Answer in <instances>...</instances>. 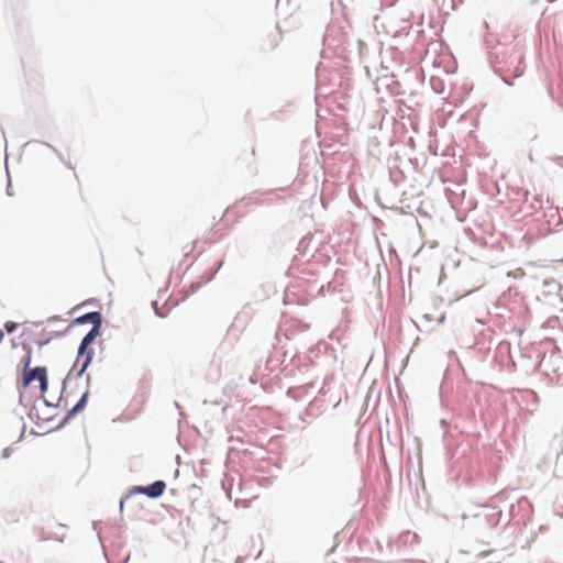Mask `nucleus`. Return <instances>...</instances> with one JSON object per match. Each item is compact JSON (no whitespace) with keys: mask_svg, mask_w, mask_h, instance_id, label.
<instances>
[{"mask_svg":"<svg viewBox=\"0 0 563 563\" xmlns=\"http://www.w3.org/2000/svg\"><path fill=\"white\" fill-rule=\"evenodd\" d=\"M77 322L85 323L90 322L92 323V329L84 336L81 340V343L78 349V361H82L79 374H81L92 358V350H87L88 345L99 335V330L101 325V316L99 312H89L80 318L77 319Z\"/></svg>","mask_w":563,"mask_h":563,"instance_id":"f257e3e1","label":"nucleus"},{"mask_svg":"<svg viewBox=\"0 0 563 563\" xmlns=\"http://www.w3.org/2000/svg\"><path fill=\"white\" fill-rule=\"evenodd\" d=\"M31 363V354L24 356L23 358V373L21 380V388L27 389L33 387L40 395H43L47 390L48 380H47V371L45 367L37 366L34 368H30Z\"/></svg>","mask_w":563,"mask_h":563,"instance_id":"f03ea898","label":"nucleus"},{"mask_svg":"<svg viewBox=\"0 0 563 563\" xmlns=\"http://www.w3.org/2000/svg\"><path fill=\"white\" fill-rule=\"evenodd\" d=\"M43 540L63 542L66 537V526L56 521H47L41 529Z\"/></svg>","mask_w":563,"mask_h":563,"instance_id":"7ed1b4c3","label":"nucleus"},{"mask_svg":"<svg viewBox=\"0 0 563 563\" xmlns=\"http://www.w3.org/2000/svg\"><path fill=\"white\" fill-rule=\"evenodd\" d=\"M166 489V484L163 481H156L150 486H135L132 489V494H143L151 498H157L164 494Z\"/></svg>","mask_w":563,"mask_h":563,"instance_id":"20e7f679","label":"nucleus"},{"mask_svg":"<svg viewBox=\"0 0 563 563\" xmlns=\"http://www.w3.org/2000/svg\"><path fill=\"white\" fill-rule=\"evenodd\" d=\"M543 203L544 200L541 195H533L532 200L528 206L527 213L531 216L539 212L540 210H542Z\"/></svg>","mask_w":563,"mask_h":563,"instance_id":"39448f33","label":"nucleus"},{"mask_svg":"<svg viewBox=\"0 0 563 563\" xmlns=\"http://www.w3.org/2000/svg\"><path fill=\"white\" fill-rule=\"evenodd\" d=\"M88 393H85L80 400L74 406V408L70 410L71 413H76L79 410H81L85 407L86 399H87Z\"/></svg>","mask_w":563,"mask_h":563,"instance_id":"423d86ee","label":"nucleus"},{"mask_svg":"<svg viewBox=\"0 0 563 563\" xmlns=\"http://www.w3.org/2000/svg\"><path fill=\"white\" fill-rule=\"evenodd\" d=\"M16 327H18V324L12 321H8L4 323V329L7 330L8 333L14 332Z\"/></svg>","mask_w":563,"mask_h":563,"instance_id":"0eeeda50","label":"nucleus"},{"mask_svg":"<svg viewBox=\"0 0 563 563\" xmlns=\"http://www.w3.org/2000/svg\"><path fill=\"white\" fill-rule=\"evenodd\" d=\"M4 339V332L0 329V343L3 341Z\"/></svg>","mask_w":563,"mask_h":563,"instance_id":"6e6552de","label":"nucleus"},{"mask_svg":"<svg viewBox=\"0 0 563 563\" xmlns=\"http://www.w3.org/2000/svg\"><path fill=\"white\" fill-rule=\"evenodd\" d=\"M3 455L8 456V450H3Z\"/></svg>","mask_w":563,"mask_h":563,"instance_id":"1a4fd4ad","label":"nucleus"}]
</instances>
